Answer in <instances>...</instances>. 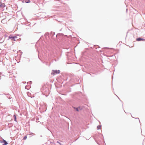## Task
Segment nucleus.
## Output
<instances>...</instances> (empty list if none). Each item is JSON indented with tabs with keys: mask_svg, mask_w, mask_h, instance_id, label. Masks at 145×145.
Instances as JSON below:
<instances>
[{
	"mask_svg": "<svg viewBox=\"0 0 145 145\" xmlns=\"http://www.w3.org/2000/svg\"><path fill=\"white\" fill-rule=\"evenodd\" d=\"M75 109H76V111H78L79 110L77 108H75Z\"/></svg>",
	"mask_w": 145,
	"mask_h": 145,
	"instance_id": "obj_8",
	"label": "nucleus"
},
{
	"mask_svg": "<svg viewBox=\"0 0 145 145\" xmlns=\"http://www.w3.org/2000/svg\"><path fill=\"white\" fill-rule=\"evenodd\" d=\"M53 72L51 73V74L53 75H54L55 74H59L60 72V71L59 70H53Z\"/></svg>",
	"mask_w": 145,
	"mask_h": 145,
	"instance_id": "obj_1",
	"label": "nucleus"
},
{
	"mask_svg": "<svg viewBox=\"0 0 145 145\" xmlns=\"http://www.w3.org/2000/svg\"><path fill=\"white\" fill-rule=\"evenodd\" d=\"M24 1L26 3H29L30 2L29 0H24Z\"/></svg>",
	"mask_w": 145,
	"mask_h": 145,
	"instance_id": "obj_5",
	"label": "nucleus"
},
{
	"mask_svg": "<svg viewBox=\"0 0 145 145\" xmlns=\"http://www.w3.org/2000/svg\"><path fill=\"white\" fill-rule=\"evenodd\" d=\"M16 38V37H9V39H11V40H12V41H15L14 38Z\"/></svg>",
	"mask_w": 145,
	"mask_h": 145,
	"instance_id": "obj_3",
	"label": "nucleus"
},
{
	"mask_svg": "<svg viewBox=\"0 0 145 145\" xmlns=\"http://www.w3.org/2000/svg\"><path fill=\"white\" fill-rule=\"evenodd\" d=\"M14 117V119L15 121H16V116L15 115H14L13 116Z\"/></svg>",
	"mask_w": 145,
	"mask_h": 145,
	"instance_id": "obj_6",
	"label": "nucleus"
},
{
	"mask_svg": "<svg viewBox=\"0 0 145 145\" xmlns=\"http://www.w3.org/2000/svg\"><path fill=\"white\" fill-rule=\"evenodd\" d=\"M27 137L26 136H25L23 138V139L24 140H26L27 139Z\"/></svg>",
	"mask_w": 145,
	"mask_h": 145,
	"instance_id": "obj_7",
	"label": "nucleus"
},
{
	"mask_svg": "<svg viewBox=\"0 0 145 145\" xmlns=\"http://www.w3.org/2000/svg\"><path fill=\"white\" fill-rule=\"evenodd\" d=\"M1 6V5H0V7Z\"/></svg>",
	"mask_w": 145,
	"mask_h": 145,
	"instance_id": "obj_10",
	"label": "nucleus"
},
{
	"mask_svg": "<svg viewBox=\"0 0 145 145\" xmlns=\"http://www.w3.org/2000/svg\"><path fill=\"white\" fill-rule=\"evenodd\" d=\"M144 40L143 39H141L140 38H137L136 39V40L137 41H140L141 40Z\"/></svg>",
	"mask_w": 145,
	"mask_h": 145,
	"instance_id": "obj_4",
	"label": "nucleus"
},
{
	"mask_svg": "<svg viewBox=\"0 0 145 145\" xmlns=\"http://www.w3.org/2000/svg\"><path fill=\"white\" fill-rule=\"evenodd\" d=\"M57 142L58 143H59L60 145H61V143H60L59 142L57 141Z\"/></svg>",
	"mask_w": 145,
	"mask_h": 145,
	"instance_id": "obj_9",
	"label": "nucleus"
},
{
	"mask_svg": "<svg viewBox=\"0 0 145 145\" xmlns=\"http://www.w3.org/2000/svg\"><path fill=\"white\" fill-rule=\"evenodd\" d=\"M1 143H4V144H3V145H7L8 144V143L5 140H3L2 141H1Z\"/></svg>",
	"mask_w": 145,
	"mask_h": 145,
	"instance_id": "obj_2",
	"label": "nucleus"
}]
</instances>
